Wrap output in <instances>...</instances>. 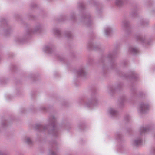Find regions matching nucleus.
Segmentation results:
<instances>
[{"label": "nucleus", "instance_id": "obj_1", "mask_svg": "<svg viewBox=\"0 0 155 155\" xmlns=\"http://www.w3.org/2000/svg\"><path fill=\"white\" fill-rule=\"evenodd\" d=\"M132 51L133 52H134L135 53H137V49L136 48H132Z\"/></svg>", "mask_w": 155, "mask_h": 155}, {"label": "nucleus", "instance_id": "obj_2", "mask_svg": "<svg viewBox=\"0 0 155 155\" xmlns=\"http://www.w3.org/2000/svg\"><path fill=\"white\" fill-rule=\"evenodd\" d=\"M27 142L28 143H29L31 142V140L29 138H28L27 139Z\"/></svg>", "mask_w": 155, "mask_h": 155}, {"label": "nucleus", "instance_id": "obj_3", "mask_svg": "<svg viewBox=\"0 0 155 155\" xmlns=\"http://www.w3.org/2000/svg\"><path fill=\"white\" fill-rule=\"evenodd\" d=\"M143 107H144V109L147 107L146 106H143Z\"/></svg>", "mask_w": 155, "mask_h": 155}]
</instances>
